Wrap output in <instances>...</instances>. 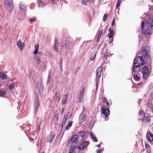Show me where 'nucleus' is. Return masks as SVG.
Wrapping results in <instances>:
<instances>
[{
  "label": "nucleus",
  "instance_id": "nucleus-1",
  "mask_svg": "<svg viewBox=\"0 0 153 153\" xmlns=\"http://www.w3.org/2000/svg\"><path fill=\"white\" fill-rule=\"evenodd\" d=\"M148 48L146 46L143 47L142 51V56L137 57L134 61L132 67V71L134 72L139 71L140 66L150 62L151 58L148 54Z\"/></svg>",
  "mask_w": 153,
  "mask_h": 153
},
{
  "label": "nucleus",
  "instance_id": "nucleus-2",
  "mask_svg": "<svg viewBox=\"0 0 153 153\" xmlns=\"http://www.w3.org/2000/svg\"><path fill=\"white\" fill-rule=\"evenodd\" d=\"M60 47L62 48L68 50L73 48V45L70 38L65 37L62 39Z\"/></svg>",
  "mask_w": 153,
  "mask_h": 153
},
{
  "label": "nucleus",
  "instance_id": "nucleus-3",
  "mask_svg": "<svg viewBox=\"0 0 153 153\" xmlns=\"http://www.w3.org/2000/svg\"><path fill=\"white\" fill-rule=\"evenodd\" d=\"M151 115L145 113L142 117L140 118L143 123L149 124L151 121Z\"/></svg>",
  "mask_w": 153,
  "mask_h": 153
},
{
  "label": "nucleus",
  "instance_id": "nucleus-4",
  "mask_svg": "<svg viewBox=\"0 0 153 153\" xmlns=\"http://www.w3.org/2000/svg\"><path fill=\"white\" fill-rule=\"evenodd\" d=\"M142 72L143 78L146 79L148 78V72L149 71V67L147 66H144L142 68Z\"/></svg>",
  "mask_w": 153,
  "mask_h": 153
},
{
  "label": "nucleus",
  "instance_id": "nucleus-5",
  "mask_svg": "<svg viewBox=\"0 0 153 153\" xmlns=\"http://www.w3.org/2000/svg\"><path fill=\"white\" fill-rule=\"evenodd\" d=\"M5 4L7 7L8 10L11 12L13 8V2L12 0H5Z\"/></svg>",
  "mask_w": 153,
  "mask_h": 153
},
{
  "label": "nucleus",
  "instance_id": "nucleus-6",
  "mask_svg": "<svg viewBox=\"0 0 153 153\" xmlns=\"http://www.w3.org/2000/svg\"><path fill=\"white\" fill-rule=\"evenodd\" d=\"M79 136L78 135L75 134L72 135L71 137L69 140L68 141L69 143H77L78 141V138Z\"/></svg>",
  "mask_w": 153,
  "mask_h": 153
},
{
  "label": "nucleus",
  "instance_id": "nucleus-7",
  "mask_svg": "<svg viewBox=\"0 0 153 153\" xmlns=\"http://www.w3.org/2000/svg\"><path fill=\"white\" fill-rule=\"evenodd\" d=\"M82 88L83 89L80 92L79 97V98L78 100L77 101V102H81L82 100V98L83 96L84 91L85 89V87L84 86H83Z\"/></svg>",
  "mask_w": 153,
  "mask_h": 153
},
{
  "label": "nucleus",
  "instance_id": "nucleus-8",
  "mask_svg": "<svg viewBox=\"0 0 153 153\" xmlns=\"http://www.w3.org/2000/svg\"><path fill=\"white\" fill-rule=\"evenodd\" d=\"M101 109L102 113L105 115V117H107L110 113L109 109L103 107H102Z\"/></svg>",
  "mask_w": 153,
  "mask_h": 153
},
{
  "label": "nucleus",
  "instance_id": "nucleus-9",
  "mask_svg": "<svg viewBox=\"0 0 153 153\" xmlns=\"http://www.w3.org/2000/svg\"><path fill=\"white\" fill-rule=\"evenodd\" d=\"M49 0H38V3L39 6H42L48 4Z\"/></svg>",
  "mask_w": 153,
  "mask_h": 153
},
{
  "label": "nucleus",
  "instance_id": "nucleus-10",
  "mask_svg": "<svg viewBox=\"0 0 153 153\" xmlns=\"http://www.w3.org/2000/svg\"><path fill=\"white\" fill-rule=\"evenodd\" d=\"M102 70V68L100 66L99 67L96 71V75L97 76V80H99L101 76V71Z\"/></svg>",
  "mask_w": 153,
  "mask_h": 153
},
{
  "label": "nucleus",
  "instance_id": "nucleus-11",
  "mask_svg": "<svg viewBox=\"0 0 153 153\" xmlns=\"http://www.w3.org/2000/svg\"><path fill=\"white\" fill-rule=\"evenodd\" d=\"M102 100L100 102V105H109L108 102L107 101V99L105 97H103L102 98Z\"/></svg>",
  "mask_w": 153,
  "mask_h": 153
},
{
  "label": "nucleus",
  "instance_id": "nucleus-12",
  "mask_svg": "<svg viewBox=\"0 0 153 153\" xmlns=\"http://www.w3.org/2000/svg\"><path fill=\"white\" fill-rule=\"evenodd\" d=\"M88 144V143L87 142L84 141L83 142L81 145H80L78 147V149H83L86 148Z\"/></svg>",
  "mask_w": 153,
  "mask_h": 153
},
{
  "label": "nucleus",
  "instance_id": "nucleus-13",
  "mask_svg": "<svg viewBox=\"0 0 153 153\" xmlns=\"http://www.w3.org/2000/svg\"><path fill=\"white\" fill-rule=\"evenodd\" d=\"M60 94L59 92L56 91L55 92V95L54 97V99L57 101H59L60 99Z\"/></svg>",
  "mask_w": 153,
  "mask_h": 153
},
{
  "label": "nucleus",
  "instance_id": "nucleus-14",
  "mask_svg": "<svg viewBox=\"0 0 153 153\" xmlns=\"http://www.w3.org/2000/svg\"><path fill=\"white\" fill-rule=\"evenodd\" d=\"M146 135L147 139H148L150 142L153 141V134L150 132L147 133Z\"/></svg>",
  "mask_w": 153,
  "mask_h": 153
},
{
  "label": "nucleus",
  "instance_id": "nucleus-15",
  "mask_svg": "<svg viewBox=\"0 0 153 153\" xmlns=\"http://www.w3.org/2000/svg\"><path fill=\"white\" fill-rule=\"evenodd\" d=\"M17 44L19 49L22 51L25 47V44L22 43L20 41L18 40Z\"/></svg>",
  "mask_w": 153,
  "mask_h": 153
},
{
  "label": "nucleus",
  "instance_id": "nucleus-16",
  "mask_svg": "<svg viewBox=\"0 0 153 153\" xmlns=\"http://www.w3.org/2000/svg\"><path fill=\"white\" fill-rule=\"evenodd\" d=\"M88 134V132H85L83 131H80L79 132V134L82 138L86 137Z\"/></svg>",
  "mask_w": 153,
  "mask_h": 153
},
{
  "label": "nucleus",
  "instance_id": "nucleus-17",
  "mask_svg": "<svg viewBox=\"0 0 153 153\" xmlns=\"http://www.w3.org/2000/svg\"><path fill=\"white\" fill-rule=\"evenodd\" d=\"M109 33H108V36L109 38L110 39L111 38V39L110 40H113V30L111 29V28H109Z\"/></svg>",
  "mask_w": 153,
  "mask_h": 153
},
{
  "label": "nucleus",
  "instance_id": "nucleus-18",
  "mask_svg": "<svg viewBox=\"0 0 153 153\" xmlns=\"http://www.w3.org/2000/svg\"><path fill=\"white\" fill-rule=\"evenodd\" d=\"M144 35L146 37L148 38L151 35L150 30L149 29L146 30L144 32Z\"/></svg>",
  "mask_w": 153,
  "mask_h": 153
},
{
  "label": "nucleus",
  "instance_id": "nucleus-19",
  "mask_svg": "<svg viewBox=\"0 0 153 153\" xmlns=\"http://www.w3.org/2000/svg\"><path fill=\"white\" fill-rule=\"evenodd\" d=\"M59 44L57 42V39H56L55 40V42L54 46V49L56 51H57L58 47L59 46Z\"/></svg>",
  "mask_w": 153,
  "mask_h": 153
},
{
  "label": "nucleus",
  "instance_id": "nucleus-20",
  "mask_svg": "<svg viewBox=\"0 0 153 153\" xmlns=\"http://www.w3.org/2000/svg\"><path fill=\"white\" fill-rule=\"evenodd\" d=\"M68 117V115H65L64 117V118L63 119L62 122V127H63L65 125V124L66 122L67 121V118Z\"/></svg>",
  "mask_w": 153,
  "mask_h": 153
},
{
  "label": "nucleus",
  "instance_id": "nucleus-21",
  "mask_svg": "<svg viewBox=\"0 0 153 153\" xmlns=\"http://www.w3.org/2000/svg\"><path fill=\"white\" fill-rule=\"evenodd\" d=\"M67 99L68 95L67 94H65V95H64V97L63 98V99L62 100V105L65 104H66L67 101Z\"/></svg>",
  "mask_w": 153,
  "mask_h": 153
},
{
  "label": "nucleus",
  "instance_id": "nucleus-22",
  "mask_svg": "<svg viewBox=\"0 0 153 153\" xmlns=\"http://www.w3.org/2000/svg\"><path fill=\"white\" fill-rule=\"evenodd\" d=\"M55 137V135H53L52 134H50L49 138L48 140V142L49 143H51L52 142V141L53 140Z\"/></svg>",
  "mask_w": 153,
  "mask_h": 153
},
{
  "label": "nucleus",
  "instance_id": "nucleus-23",
  "mask_svg": "<svg viewBox=\"0 0 153 153\" xmlns=\"http://www.w3.org/2000/svg\"><path fill=\"white\" fill-rule=\"evenodd\" d=\"M7 91L5 90H1L0 91V97H3L7 94Z\"/></svg>",
  "mask_w": 153,
  "mask_h": 153
},
{
  "label": "nucleus",
  "instance_id": "nucleus-24",
  "mask_svg": "<svg viewBox=\"0 0 153 153\" xmlns=\"http://www.w3.org/2000/svg\"><path fill=\"white\" fill-rule=\"evenodd\" d=\"M6 78V76L4 73L0 72V78L1 80L4 79Z\"/></svg>",
  "mask_w": 153,
  "mask_h": 153
},
{
  "label": "nucleus",
  "instance_id": "nucleus-25",
  "mask_svg": "<svg viewBox=\"0 0 153 153\" xmlns=\"http://www.w3.org/2000/svg\"><path fill=\"white\" fill-rule=\"evenodd\" d=\"M37 55L35 56L34 57V59L35 60H37L38 58H39L42 55V53L39 52L38 54H36Z\"/></svg>",
  "mask_w": 153,
  "mask_h": 153
},
{
  "label": "nucleus",
  "instance_id": "nucleus-26",
  "mask_svg": "<svg viewBox=\"0 0 153 153\" xmlns=\"http://www.w3.org/2000/svg\"><path fill=\"white\" fill-rule=\"evenodd\" d=\"M39 48V45L38 44H36L35 45V49L33 52V54L35 55L38 52V51Z\"/></svg>",
  "mask_w": 153,
  "mask_h": 153
},
{
  "label": "nucleus",
  "instance_id": "nucleus-27",
  "mask_svg": "<svg viewBox=\"0 0 153 153\" xmlns=\"http://www.w3.org/2000/svg\"><path fill=\"white\" fill-rule=\"evenodd\" d=\"M145 147L146 149H148L147 150V151L149 153H150V147L148 143L147 142H145Z\"/></svg>",
  "mask_w": 153,
  "mask_h": 153
},
{
  "label": "nucleus",
  "instance_id": "nucleus-28",
  "mask_svg": "<svg viewBox=\"0 0 153 153\" xmlns=\"http://www.w3.org/2000/svg\"><path fill=\"white\" fill-rule=\"evenodd\" d=\"M72 124V121H70L68 124L67 126L65 128V130H68L69 129V127H71Z\"/></svg>",
  "mask_w": 153,
  "mask_h": 153
},
{
  "label": "nucleus",
  "instance_id": "nucleus-29",
  "mask_svg": "<svg viewBox=\"0 0 153 153\" xmlns=\"http://www.w3.org/2000/svg\"><path fill=\"white\" fill-rule=\"evenodd\" d=\"M90 136L91 137V139L94 142H97V140L96 137L93 135V134L90 133Z\"/></svg>",
  "mask_w": 153,
  "mask_h": 153
},
{
  "label": "nucleus",
  "instance_id": "nucleus-30",
  "mask_svg": "<svg viewBox=\"0 0 153 153\" xmlns=\"http://www.w3.org/2000/svg\"><path fill=\"white\" fill-rule=\"evenodd\" d=\"M15 85V84L14 83H12L8 86L9 89V90H13L14 88Z\"/></svg>",
  "mask_w": 153,
  "mask_h": 153
},
{
  "label": "nucleus",
  "instance_id": "nucleus-31",
  "mask_svg": "<svg viewBox=\"0 0 153 153\" xmlns=\"http://www.w3.org/2000/svg\"><path fill=\"white\" fill-rule=\"evenodd\" d=\"M121 3V0H117V2L116 7V9L117 10L119 7H120V4Z\"/></svg>",
  "mask_w": 153,
  "mask_h": 153
},
{
  "label": "nucleus",
  "instance_id": "nucleus-32",
  "mask_svg": "<svg viewBox=\"0 0 153 153\" xmlns=\"http://www.w3.org/2000/svg\"><path fill=\"white\" fill-rule=\"evenodd\" d=\"M39 104V99L37 95H36V97L35 100L34 104L36 105H38Z\"/></svg>",
  "mask_w": 153,
  "mask_h": 153
},
{
  "label": "nucleus",
  "instance_id": "nucleus-33",
  "mask_svg": "<svg viewBox=\"0 0 153 153\" xmlns=\"http://www.w3.org/2000/svg\"><path fill=\"white\" fill-rule=\"evenodd\" d=\"M96 55V53L94 52L93 53H91V56H90V59L91 60H94L95 58Z\"/></svg>",
  "mask_w": 153,
  "mask_h": 153
},
{
  "label": "nucleus",
  "instance_id": "nucleus-34",
  "mask_svg": "<svg viewBox=\"0 0 153 153\" xmlns=\"http://www.w3.org/2000/svg\"><path fill=\"white\" fill-rule=\"evenodd\" d=\"M133 78L135 80L137 81L140 80L141 79L140 77L137 76V74H134Z\"/></svg>",
  "mask_w": 153,
  "mask_h": 153
},
{
  "label": "nucleus",
  "instance_id": "nucleus-35",
  "mask_svg": "<svg viewBox=\"0 0 153 153\" xmlns=\"http://www.w3.org/2000/svg\"><path fill=\"white\" fill-rule=\"evenodd\" d=\"M144 111L142 110H140L139 111V115L140 117H142V116L143 115V114H144Z\"/></svg>",
  "mask_w": 153,
  "mask_h": 153
},
{
  "label": "nucleus",
  "instance_id": "nucleus-36",
  "mask_svg": "<svg viewBox=\"0 0 153 153\" xmlns=\"http://www.w3.org/2000/svg\"><path fill=\"white\" fill-rule=\"evenodd\" d=\"M20 8L23 10H25L26 8V6L25 5H23L22 4H19Z\"/></svg>",
  "mask_w": 153,
  "mask_h": 153
},
{
  "label": "nucleus",
  "instance_id": "nucleus-37",
  "mask_svg": "<svg viewBox=\"0 0 153 153\" xmlns=\"http://www.w3.org/2000/svg\"><path fill=\"white\" fill-rule=\"evenodd\" d=\"M108 14H104L103 18V21H105L106 20L107 18L108 17Z\"/></svg>",
  "mask_w": 153,
  "mask_h": 153
},
{
  "label": "nucleus",
  "instance_id": "nucleus-38",
  "mask_svg": "<svg viewBox=\"0 0 153 153\" xmlns=\"http://www.w3.org/2000/svg\"><path fill=\"white\" fill-rule=\"evenodd\" d=\"M74 147H75L73 146H71L68 153H73L74 151Z\"/></svg>",
  "mask_w": 153,
  "mask_h": 153
},
{
  "label": "nucleus",
  "instance_id": "nucleus-39",
  "mask_svg": "<svg viewBox=\"0 0 153 153\" xmlns=\"http://www.w3.org/2000/svg\"><path fill=\"white\" fill-rule=\"evenodd\" d=\"M102 35V34H101V33H99L98 34V36H97V42H98L100 40V38L101 35Z\"/></svg>",
  "mask_w": 153,
  "mask_h": 153
},
{
  "label": "nucleus",
  "instance_id": "nucleus-40",
  "mask_svg": "<svg viewBox=\"0 0 153 153\" xmlns=\"http://www.w3.org/2000/svg\"><path fill=\"white\" fill-rule=\"evenodd\" d=\"M89 1V0H82V3L84 5H86L87 2Z\"/></svg>",
  "mask_w": 153,
  "mask_h": 153
},
{
  "label": "nucleus",
  "instance_id": "nucleus-41",
  "mask_svg": "<svg viewBox=\"0 0 153 153\" xmlns=\"http://www.w3.org/2000/svg\"><path fill=\"white\" fill-rule=\"evenodd\" d=\"M144 84V82L143 81H141L140 82L138 83V85L139 86H142Z\"/></svg>",
  "mask_w": 153,
  "mask_h": 153
},
{
  "label": "nucleus",
  "instance_id": "nucleus-42",
  "mask_svg": "<svg viewBox=\"0 0 153 153\" xmlns=\"http://www.w3.org/2000/svg\"><path fill=\"white\" fill-rule=\"evenodd\" d=\"M144 22L143 21L141 23V29H143V28H144L143 27H144Z\"/></svg>",
  "mask_w": 153,
  "mask_h": 153
},
{
  "label": "nucleus",
  "instance_id": "nucleus-43",
  "mask_svg": "<svg viewBox=\"0 0 153 153\" xmlns=\"http://www.w3.org/2000/svg\"><path fill=\"white\" fill-rule=\"evenodd\" d=\"M36 21L35 18L31 19H30V21L31 23H32L33 22H34Z\"/></svg>",
  "mask_w": 153,
  "mask_h": 153
},
{
  "label": "nucleus",
  "instance_id": "nucleus-44",
  "mask_svg": "<svg viewBox=\"0 0 153 153\" xmlns=\"http://www.w3.org/2000/svg\"><path fill=\"white\" fill-rule=\"evenodd\" d=\"M46 68V65L44 64L43 65L42 68V69L43 70H45Z\"/></svg>",
  "mask_w": 153,
  "mask_h": 153
},
{
  "label": "nucleus",
  "instance_id": "nucleus-45",
  "mask_svg": "<svg viewBox=\"0 0 153 153\" xmlns=\"http://www.w3.org/2000/svg\"><path fill=\"white\" fill-rule=\"evenodd\" d=\"M40 58H38V59L37 60V63L38 64H39L41 62V61H40Z\"/></svg>",
  "mask_w": 153,
  "mask_h": 153
},
{
  "label": "nucleus",
  "instance_id": "nucleus-46",
  "mask_svg": "<svg viewBox=\"0 0 153 153\" xmlns=\"http://www.w3.org/2000/svg\"><path fill=\"white\" fill-rule=\"evenodd\" d=\"M115 20L114 19V18L113 19L112 22V26H114L115 25Z\"/></svg>",
  "mask_w": 153,
  "mask_h": 153
},
{
  "label": "nucleus",
  "instance_id": "nucleus-47",
  "mask_svg": "<svg viewBox=\"0 0 153 153\" xmlns=\"http://www.w3.org/2000/svg\"><path fill=\"white\" fill-rule=\"evenodd\" d=\"M151 28L153 29V19L152 20L151 23Z\"/></svg>",
  "mask_w": 153,
  "mask_h": 153
},
{
  "label": "nucleus",
  "instance_id": "nucleus-48",
  "mask_svg": "<svg viewBox=\"0 0 153 153\" xmlns=\"http://www.w3.org/2000/svg\"><path fill=\"white\" fill-rule=\"evenodd\" d=\"M102 150L101 149H98L97 153H101Z\"/></svg>",
  "mask_w": 153,
  "mask_h": 153
},
{
  "label": "nucleus",
  "instance_id": "nucleus-49",
  "mask_svg": "<svg viewBox=\"0 0 153 153\" xmlns=\"http://www.w3.org/2000/svg\"><path fill=\"white\" fill-rule=\"evenodd\" d=\"M54 3H56L57 1H58V0H51Z\"/></svg>",
  "mask_w": 153,
  "mask_h": 153
},
{
  "label": "nucleus",
  "instance_id": "nucleus-50",
  "mask_svg": "<svg viewBox=\"0 0 153 153\" xmlns=\"http://www.w3.org/2000/svg\"><path fill=\"white\" fill-rule=\"evenodd\" d=\"M64 110H65V109H64V108H62V111H61V113L62 114L63 113V112L64 111Z\"/></svg>",
  "mask_w": 153,
  "mask_h": 153
},
{
  "label": "nucleus",
  "instance_id": "nucleus-51",
  "mask_svg": "<svg viewBox=\"0 0 153 153\" xmlns=\"http://www.w3.org/2000/svg\"><path fill=\"white\" fill-rule=\"evenodd\" d=\"M103 31V29H101L99 33H101V34H102Z\"/></svg>",
  "mask_w": 153,
  "mask_h": 153
},
{
  "label": "nucleus",
  "instance_id": "nucleus-52",
  "mask_svg": "<svg viewBox=\"0 0 153 153\" xmlns=\"http://www.w3.org/2000/svg\"><path fill=\"white\" fill-rule=\"evenodd\" d=\"M106 57V55H104V56L102 57V58L103 59H105Z\"/></svg>",
  "mask_w": 153,
  "mask_h": 153
},
{
  "label": "nucleus",
  "instance_id": "nucleus-53",
  "mask_svg": "<svg viewBox=\"0 0 153 153\" xmlns=\"http://www.w3.org/2000/svg\"><path fill=\"white\" fill-rule=\"evenodd\" d=\"M152 105V103L151 102H149L148 103V105Z\"/></svg>",
  "mask_w": 153,
  "mask_h": 153
},
{
  "label": "nucleus",
  "instance_id": "nucleus-54",
  "mask_svg": "<svg viewBox=\"0 0 153 153\" xmlns=\"http://www.w3.org/2000/svg\"><path fill=\"white\" fill-rule=\"evenodd\" d=\"M50 76H48V80H49V81H50Z\"/></svg>",
  "mask_w": 153,
  "mask_h": 153
},
{
  "label": "nucleus",
  "instance_id": "nucleus-55",
  "mask_svg": "<svg viewBox=\"0 0 153 153\" xmlns=\"http://www.w3.org/2000/svg\"><path fill=\"white\" fill-rule=\"evenodd\" d=\"M100 145H98V148L100 147Z\"/></svg>",
  "mask_w": 153,
  "mask_h": 153
},
{
  "label": "nucleus",
  "instance_id": "nucleus-56",
  "mask_svg": "<svg viewBox=\"0 0 153 153\" xmlns=\"http://www.w3.org/2000/svg\"><path fill=\"white\" fill-rule=\"evenodd\" d=\"M36 111L37 110V106L36 107Z\"/></svg>",
  "mask_w": 153,
  "mask_h": 153
},
{
  "label": "nucleus",
  "instance_id": "nucleus-57",
  "mask_svg": "<svg viewBox=\"0 0 153 153\" xmlns=\"http://www.w3.org/2000/svg\"><path fill=\"white\" fill-rule=\"evenodd\" d=\"M61 65H62V61H61Z\"/></svg>",
  "mask_w": 153,
  "mask_h": 153
},
{
  "label": "nucleus",
  "instance_id": "nucleus-58",
  "mask_svg": "<svg viewBox=\"0 0 153 153\" xmlns=\"http://www.w3.org/2000/svg\"><path fill=\"white\" fill-rule=\"evenodd\" d=\"M41 153H44V152H42Z\"/></svg>",
  "mask_w": 153,
  "mask_h": 153
},
{
  "label": "nucleus",
  "instance_id": "nucleus-59",
  "mask_svg": "<svg viewBox=\"0 0 153 153\" xmlns=\"http://www.w3.org/2000/svg\"><path fill=\"white\" fill-rule=\"evenodd\" d=\"M152 129H153V126H152Z\"/></svg>",
  "mask_w": 153,
  "mask_h": 153
},
{
  "label": "nucleus",
  "instance_id": "nucleus-60",
  "mask_svg": "<svg viewBox=\"0 0 153 153\" xmlns=\"http://www.w3.org/2000/svg\"><path fill=\"white\" fill-rule=\"evenodd\" d=\"M152 1H153V0H152Z\"/></svg>",
  "mask_w": 153,
  "mask_h": 153
}]
</instances>
